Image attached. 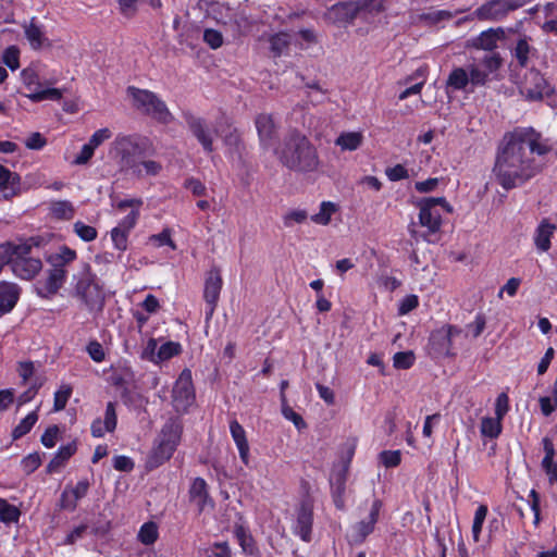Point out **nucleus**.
I'll use <instances>...</instances> for the list:
<instances>
[{
    "label": "nucleus",
    "instance_id": "obj_1",
    "mask_svg": "<svg viewBox=\"0 0 557 557\" xmlns=\"http://www.w3.org/2000/svg\"><path fill=\"white\" fill-rule=\"evenodd\" d=\"M553 150L549 138L532 126L516 127L504 135L493 166L496 182L506 190L524 185L543 170L536 157H545Z\"/></svg>",
    "mask_w": 557,
    "mask_h": 557
},
{
    "label": "nucleus",
    "instance_id": "obj_2",
    "mask_svg": "<svg viewBox=\"0 0 557 557\" xmlns=\"http://www.w3.org/2000/svg\"><path fill=\"white\" fill-rule=\"evenodd\" d=\"M281 163L298 173H312L320 168V158L315 146L299 131H292L277 151Z\"/></svg>",
    "mask_w": 557,
    "mask_h": 557
},
{
    "label": "nucleus",
    "instance_id": "obj_3",
    "mask_svg": "<svg viewBox=\"0 0 557 557\" xmlns=\"http://www.w3.org/2000/svg\"><path fill=\"white\" fill-rule=\"evenodd\" d=\"M182 435L183 423L181 419L177 417L168 419L146 458V469L151 471L169 461L177 449Z\"/></svg>",
    "mask_w": 557,
    "mask_h": 557
},
{
    "label": "nucleus",
    "instance_id": "obj_4",
    "mask_svg": "<svg viewBox=\"0 0 557 557\" xmlns=\"http://www.w3.org/2000/svg\"><path fill=\"white\" fill-rule=\"evenodd\" d=\"M126 92L132 99L133 108L144 115L164 125L173 122V114L166 103L156 92L136 86H128Z\"/></svg>",
    "mask_w": 557,
    "mask_h": 557
},
{
    "label": "nucleus",
    "instance_id": "obj_5",
    "mask_svg": "<svg viewBox=\"0 0 557 557\" xmlns=\"http://www.w3.org/2000/svg\"><path fill=\"white\" fill-rule=\"evenodd\" d=\"M44 239L40 236H30L16 247V252L11 267L12 273L25 281L33 280L42 269L40 258L32 257V249L42 245Z\"/></svg>",
    "mask_w": 557,
    "mask_h": 557
},
{
    "label": "nucleus",
    "instance_id": "obj_6",
    "mask_svg": "<svg viewBox=\"0 0 557 557\" xmlns=\"http://www.w3.org/2000/svg\"><path fill=\"white\" fill-rule=\"evenodd\" d=\"M417 207L419 208V224L426 228V234H423V238L426 242H432L428 238V235L440 233L443 225L442 214L437 207H442L447 213H453V207L445 197L422 198L417 203Z\"/></svg>",
    "mask_w": 557,
    "mask_h": 557
},
{
    "label": "nucleus",
    "instance_id": "obj_7",
    "mask_svg": "<svg viewBox=\"0 0 557 557\" xmlns=\"http://www.w3.org/2000/svg\"><path fill=\"white\" fill-rule=\"evenodd\" d=\"M521 96L528 101H542L548 99L547 104L552 108H557V104L550 100L555 95V87L552 86L544 75L535 69L527 72L524 81L520 88Z\"/></svg>",
    "mask_w": 557,
    "mask_h": 557
},
{
    "label": "nucleus",
    "instance_id": "obj_8",
    "mask_svg": "<svg viewBox=\"0 0 557 557\" xmlns=\"http://www.w3.org/2000/svg\"><path fill=\"white\" fill-rule=\"evenodd\" d=\"M75 292L89 311H102L106 295L102 286L98 284L96 275L90 272L89 265H87V271L78 278Z\"/></svg>",
    "mask_w": 557,
    "mask_h": 557
},
{
    "label": "nucleus",
    "instance_id": "obj_9",
    "mask_svg": "<svg viewBox=\"0 0 557 557\" xmlns=\"http://www.w3.org/2000/svg\"><path fill=\"white\" fill-rule=\"evenodd\" d=\"M195 387L189 369H184L178 375L172 389V405L176 412L185 413L195 403Z\"/></svg>",
    "mask_w": 557,
    "mask_h": 557
},
{
    "label": "nucleus",
    "instance_id": "obj_10",
    "mask_svg": "<svg viewBox=\"0 0 557 557\" xmlns=\"http://www.w3.org/2000/svg\"><path fill=\"white\" fill-rule=\"evenodd\" d=\"M146 141L139 140L132 135L117 137L115 139V147L121 158L122 168L132 171L136 166L137 161L146 156Z\"/></svg>",
    "mask_w": 557,
    "mask_h": 557
},
{
    "label": "nucleus",
    "instance_id": "obj_11",
    "mask_svg": "<svg viewBox=\"0 0 557 557\" xmlns=\"http://www.w3.org/2000/svg\"><path fill=\"white\" fill-rule=\"evenodd\" d=\"M313 508V499L310 496L304 497L295 508V522L292 530L294 535L306 543L312 540Z\"/></svg>",
    "mask_w": 557,
    "mask_h": 557
},
{
    "label": "nucleus",
    "instance_id": "obj_12",
    "mask_svg": "<svg viewBox=\"0 0 557 557\" xmlns=\"http://www.w3.org/2000/svg\"><path fill=\"white\" fill-rule=\"evenodd\" d=\"M461 332L462 331L460 327L453 324H445L442 327L431 332L429 337V346L431 352L435 357L456 356L453 346V337L460 335Z\"/></svg>",
    "mask_w": 557,
    "mask_h": 557
},
{
    "label": "nucleus",
    "instance_id": "obj_13",
    "mask_svg": "<svg viewBox=\"0 0 557 557\" xmlns=\"http://www.w3.org/2000/svg\"><path fill=\"white\" fill-rule=\"evenodd\" d=\"M223 286V280L221 275V270L218 267H212L207 273L203 288V298L206 301V314L207 318H211L218 301L220 299V294Z\"/></svg>",
    "mask_w": 557,
    "mask_h": 557
},
{
    "label": "nucleus",
    "instance_id": "obj_14",
    "mask_svg": "<svg viewBox=\"0 0 557 557\" xmlns=\"http://www.w3.org/2000/svg\"><path fill=\"white\" fill-rule=\"evenodd\" d=\"M517 9V5L506 0H491L480 5L474 15L480 21H500L505 18L510 11Z\"/></svg>",
    "mask_w": 557,
    "mask_h": 557
},
{
    "label": "nucleus",
    "instance_id": "obj_15",
    "mask_svg": "<svg viewBox=\"0 0 557 557\" xmlns=\"http://www.w3.org/2000/svg\"><path fill=\"white\" fill-rule=\"evenodd\" d=\"M383 508V502L380 498H374L371 507L370 512L366 519H362L361 521L357 522L354 525V541L355 543L361 544L366 541V539L373 533L375 529V524L379 521L380 512Z\"/></svg>",
    "mask_w": 557,
    "mask_h": 557
},
{
    "label": "nucleus",
    "instance_id": "obj_16",
    "mask_svg": "<svg viewBox=\"0 0 557 557\" xmlns=\"http://www.w3.org/2000/svg\"><path fill=\"white\" fill-rule=\"evenodd\" d=\"M67 270H48L47 277L36 284L37 295L42 299H51L64 285Z\"/></svg>",
    "mask_w": 557,
    "mask_h": 557
},
{
    "label": "nucleus",
    "instance_id": "obj_17",
    "mask_svg": "<svg viewBox=\"0 0 557 557\" xmlns=\"http://www.w3.org/2000/svg\"><path fill=\"white\" fill-rule=\"evenodd\" d=\"M183 117L203 150L211 153L213 151V140L208 131L206 121L202 117L196 116L190 111H184Z\"/></svg>",
    "mask_w": 557,
    "mask_h": 557
},
{
    "label": "nucleus",
    "instance_id": "obj_18",
    "mask_svg": "<svg viewBox=\"0 0 557 557\" xmlns=\"http://www.w3.org/2000/svg\"><path fill=\"white\" fill-rule=\"evenodd\" d=\"M117 424V414H116V403L109 401L106 406L104 418L101 420L100 418L95 419L90 425L91 435L96 438L103 437L104 434L112 433Z\"/></svg>",
    "mask_w": 557,
    "mask_h": 557
},
{
    "label": "nucleus",
    "instance_id": "obj_19",
    "mask_svg": "<svg viewBox=\"0 0 557 557\" xmlns=\"http://www.w3.org/2000/svg\"><path fill=\"white\" fill-rule=\"evenodd\" d=\"M504 29L500 27L488 28L471 38L468 41L467 47L475 50L495 52L494 50L497 48L498 41L504 37Z\"/></svg>",
    "mask_w": 557,
    "mask_h": 557
},
{
    "label": "nucleus",
    "instance_id": "obj_20",
    "mask_svg": "<svg viewBox=\"0 0 557 557\" xmlns=\"http://www.w3.org/2000/svg\"><path fill=\"white\" fill-rule=\"evenodd\" d=\"M22 74L25 76V86L30 91L29 94L25 95L28 99H30L33 102H41L45 100H52V101H59L61 100L63 94L62 90L59 88H47L42 90H33V85L35 84V81L37 79V75L32 73L29 76L27 75V71L23 70Z\"/></svg>",
    "mask_w": 557,
    "mask_h": 557
},
{
    "label": "nucleus",
    "instance_id": "obj_21",
    "mask_svg": "<svg viewBox=\"0 0 557 557\" xmlns=\"http://www.w3.org/2000/svg\"><path fill=\"white\" fill-rule=\"evenodd\" d=\"M0 189L3 191V199L10 200L21 193V176L7 166L0 164Z\"/></svg>",
    "mask_w": 557,
    "mask_h": 557
},
{
    "label": "nucleus",
    "instance_id": "obj_22",
    "mask_svg": "<svg viewBox=\"0 0 557 557\" xmlns=\"http://www.w3.org/2000/svg\"><path fill=\"white\" fill-rule=\"evenodd\" d=\"M21 295L17 284L7 281L0 282V313L5 314L13 310Z\"/></svg>",
    "mask_w": 557,
    "mask_h": 557
},
{
    "label": "nucleus",
    "instance_id": "obj_23",
    "mask_svg": "<svg viewBox=\"0 0 557 557\" xmlns=\"http://www.w3.org/2000/svg\"><path fill=\"white\" fill-rule=\"evenodd\" d=\"M230 432L233 441L238 449L239 458L245 466L249 465V444L246 436V431L243 425L233 419L230 421Z\"/></svg>",
    "mask_w": 557,
    "mask_h": 557
},
{
    "label": "nucleus",
    "instance_id": "obj_24",
    "mask_svg": "<svg viewBox=\"0 0 557 557\" xmlns=\"http://www.w3.org/2000/svg\"><path fill=\"white\" fill-rule=\"evenodd\" d=\"M556 230V224L550 223L548 219H543L540 222L534 233V245L539 251L546 252L550 249V239Z\"/></svg>",
    "mask_w": 557,
    "mask_h": 557
},
{
    "label": "nucleus",
    "instance_id": "obj_25",
    "mask_svg": "<svg viewBox=\"0 0 557 557\" xmlns=\"http://www.w3.org/2000/svg\"><path fill=\"white\" fill-rule=\"evenodd\" d=\"M77 450L76 442L73 441L67 443L66 445H61L53 458L48 462L46 467V472L48 474H53L60 471L61 468L65 466L69 459L75 455Z\"/></svg>",
    "mask_w": 557,
    "mask_h": 557
},
{
    "label": "nucleus",
    "instance_id": "obj_26",
    "mask_svg": "<svg viewBox=\"0 0 557 557\" xmlns=\"http://www.w3.org/2000/svg\"><path fill=\"white\" fill-rule=\"evenodd\" d=\"M189 497L198 505L199 511H203L209 504L213 507L214 503L208 492V484L202 478H195L190 484Z\"/></svg>",
    "mask_w": 557,
    "mask_h": 557
},
{
    "label": "nucleus",
    "instance_id": "obj_27",
    "mask_svg": "<svg viewBox=\"0 0 557 557\" xmlns=\"http://www.w3.org/2000/svg\"><path fill=\"white\" fill-rule=\"evenodd\" d=\"M260 143L269 146L276 135V127L271 114L261 113L255 120Z\"/></svg>",
    "mask_w": 557,
    "mask_h": 557
},
{
    "label": "nucleus",
    "instance_id": "obj_28",
    "mask_svg": "<svg viewBox=\"0 0 557 557\" xmlns=\"http://www.w3.org/2000/svg\"><path fill=\"white\" fill-rule=\"evenodd\" d=\"M77 259L76 250L63 245L58 252L50 253L46 261L50 264L51 270H66V267Z\"/></svg>",
    "mask_w": 557,
    "mask_h": 557
},
{
    "label": "nucleus",
    "instance_id": "obj_29",
    "mask_svg": "<svg viewBox=\"0 0 557 557\" xmlns=\"http://www.w3.org/2000/svg\"><path fill=\"white\" fill-rule=\"evenodd\" d=\"M24 35L34 50L50 46V41L45 36L41 26L36 23V17H33L30 22L24 26Z\"/></svg>",
    "mask_w": 557,
    "mask_h": 557
},
{
    "label": "nucleus",
    "instance_id": "obj_30",
    "mask_svg": "<svg viewBox=\"0 0 557 557\" xmlns=\"http://www.w3.org/2000/svg\"><path fill=\"white\" fill-rule=\"evenodd\" d=\"M233 533L245 555L256 556L259 553L256 541L246 527L235 524Z\"/></svg>",
    "mask_w": 557,
    "mask_h": 557
},
{
    "label": "nucleus",
    "instance_id": "obj_31",
    "mask_svg": "<svg viewBox=\"0 0 557 557\" xmlns=\"http://www.w3.org/2000/svg\"><path fill=\"white\" fill-rule=\"evenodd\" d=\"M446 88L453 91H469L470 82L468 69L461 66L454 67L446 79Z\"/></svg>",
    "mask_w": 557,
    "mask_h": 557
},
{
    "label": "nucleus",
    "instance_id": "obj_32",
    "mask_svg": "<svg viewBox=\"0 0 557 557\" xmlns=\"http://www.w3.org/2000/svg\"><path fill=\"white\" fill-rule=\"evenodd\" d=\"M162 170L163 165L159 161L139 159L131 172L137 178H144L147 176H158Z\"/></svg>",
    "mask_w": 557,
    "mask_h": 557
},
{
    "label": "nucleus",
    "instance_id": "obj_33",
    "mask_svg": "<svg viewBox=\"0 0 557 557\" xmlns=\"http://www.w3.org/2000/svg\"><path fill=\"white\" fill-rule=\"evenodd\" d=\"M363 143V135L361 132H343L335 139V145L341 147L343 151H355Z\"/></svg>",
    "mask_w": 557,
    "mask_h": 557
},
{
    "label": "nucleus",
    "instance_id": "obj_34",
    "mask_svg": "<svg viewBox=\"0 0 557 557\" xmlns=\"http://www.w3.org/2000/svg\"><path fill=\"white\" fill-rule=\"evenodd\" d=\"M331 12L337 21L352 22L360 13V8L350 2H338L332 7Z\"/></svg>",
    "mask_w": 557,
    "mask_h": 557
},
{
    "label": "nucleus",
    "instance_id": "obj_35",
    "mask_svg": "<svg viewBox=\"0 0 557 557\" xmlns=\"http://www.w3.org/2000/svg\"><path fill=\"white\" fill-rule=\"evenodd\" d=\"M468 73L470 82L469 92H473L478 87L486 86L492 81V77L479 64H470Z\"/></svg>",
    "mask_w": 557,
    "mask_h": 557
},
{
    "label": "nucleus",
    "instance_id": "obj_36",
    "mask_svg": "<svg viewBox=\"0 0 557 557\" xmlns=\"http://www.w3.org/2000/svg\"><path fill=\"white\" fill-rule=\"evenodd\" d=\"M504 60L499 52L486 53L479 65L493 78H496L497 72L503 66Z\"/></svg>",
    "mask_w": 557,
    "mask_h": 557
},
{
    "label": "nucleus",
    "instance_id": "obj_37",
    "mask_svg": "<svg viewBox=\"0 0 557 557\" xmlns=\"http://www.w3.org/2000/svg\"><path fill=\"white\" fill-rule=\"evenodd\" d=\"M534 50L530 44L529 38L523 36L518 39L515 48L511 50L512 57L517 60L520 67H525L529 63V55Z\"/></svg>",
    "mask_w": 557,
    "mask_h": 557
},
{
    "label": "nucleus",
    "instance_id": "obj_38",
    "mask_svg": "<svg viewBox=\"0 0 557 557\" xmlns=\"http://www.w3.org/2000/svg\"><path fill=\"white\" fill-rule=\"evenodd\" d=\"M269 42L273 58H280L288 50L290 45V37L287 33L280 32L272 35L269 39Z\"/></svg>",
    "mask_w": 557,
    "mask_h": 557
},
{
    "label": "nucleus",
    "instance_id": "obj_39",
    "mask_svg": "<svg viewBox=\"0 0 557 557\" xmlns=\"http://www.w3.org/2000/svg\"><path fill=\"white\" fill-rule=\"evenodd\" d=\"M51 215L57 220L69 221L75 214V208L69 200L53 201L50 206Z\"/></svg>",
    "mask_w": 557,
    "mask_h": 557
},
{
    "label": "nucleus",
    "instance_id": "obj_40",
    "mask_svg": "<svg viewBox=\"0 0 557 557\" xmlns=\"http://www.w3.org/2000/svg\"><path fill=\"white\" fill-rule=\"evenodd\" d=\"M338 210L336 203L332 201H322L318 213L311 215V221L318 225H329L332 215Z\"/></svg>",
    "mask_w": 557,
    "mask_h": 557
},
{
    "label": "nucleus",
    "instance_id": "obj_41",
    "mask_svg": "<svg viewBox=\"0 0 557 557\" xmlns=\"http://www.w3.org/2000/svg\"><path fill=\"white\" fill-rule=\"evenodd\" d=\"M38 421L37 410H33L27 416L20 421V423L12 430V438L20 440L26 434H28L36 422Z\"/></svg>",
    "mask_w": 557,
    "mask_h": 557
},
{
    "label": "nucleus",
    "instance_id": "obj_42",
    "mask_svg": "<svg viewBox=\"0 0 557 557\" xmlns=\"http://www.w3.org/2000/svg\"><path fill=\"white\" fill-rule=\"evenodd\" d=\"M138 541L144 545H152L159 537L158 525L153 521L145 522L138 532Z\"/></svg>",
    "mask_w": 557,
    "mask_h": 557
},
{
    "label": "nucleus",
    "instance_id": "obj_43",
    "mask_svg": "<svg viewBox=\"0 0 557 557\" xmlns=\"http://www.w3.org/2000/svg\"><path fill=\"white\" fill-rule=\"evenodd\" d=\"M502 419L486 417L481 422V434L488 438H497L503 430Z\"/></svg>",
    "mask_w": 557,
    "mask_h": 557
},
{
    "label": "nucleus",
    "instance_id": "obj_44",
    "mask_svg": "<svg viewBox=\"0 0 557 557\" xmlns=\"http://www.w3.org/2000/svg\"><path fill=\"white\" fill-rule=\"evenodd\" d=\"M488 513V507L485 505V504H481L475 512H474V518H473V522H472V537H473V541L474 542H479L480 541V536H481V533H482V529H483V524H484V521L486 519V516Z\"/></svg>",
    "mask_w": 557,
    "mask_h": 557
},
{
    "label": "nucleus",
    "instance_id": "obj_45",
    "mask_svg": "<svg viewBox=\"0 0 557 557\" xmlns=\"http://www.w3.org/2000/svg\"><path fill=\"white\" fill-rule=\"evenodd\" d=\"M21 517L20 509L9 504L4 498H0V521L4 523L17 522Z\"/></svg>",
    "mask_w": 557,
    "mask_h": 557
},
{
    "label": "nucleus",
    "instance_id": "obj_46",
    "mask_svg": "<svg viewBox=\"0 0 557 557\" xmlns=\"http://www.w3.org/2000/svg\"><path fill=\"white\" fill-rule=\"evenodd\" d=\"M73 393V387L70 384H62L59 389L55 391L53 397V411L58 412L66 407L69 399Z\"/></svg>",
    "mask_w": 557,
    "mask_h": 557
},
{
    "label": "nucleus",
    "instance_id": "obj_47",
    "mask_svg": "<svg viewBox=\"0 0 557 557\" xmlns=\"http://www.w3.org/2000/svg\"><path fill=\"white\" fill-rule=\"evenodd\" d=\"M17 245L13 242L0 244V272L5 265L12 267Z\"/></svg>",
    "mask_w": 557,
    "mask_h": 557
},
{
    "label": "nucleus",
    "instance_id": "obj_48",
    "mask_svg": "<svg viewBox=\"0 0 557 557\" xmlns=\"http://www.w3.org/2000/svg\"><path fill=\"white\" fill-rule=\"evenodd\" d=\"M73 232L86 243L92 242L98 236V231L96 227L91 225H87L82 221H76L73 224Z\"/></svg>",
    "mask_w": 557,
    "mask_h": 557
},
{
    "label": "nucleus",
    "instance_id": "obj_49",
    "mask_svg": "<svg viewBox=\"0 0 557 557\" xmlns=\"http://www.w3.org/2000/svg\"><path fill=\"white\" fill-rule=\"evenodd\" d=\"M181 351L182 346L180 343L168 341L159 347L157 356L160 361H165L178 356Z\"/></svg>",
    "mask_w": 557,
    "mask_h": 557
},
{
    "label": "nucleus",
    "instance_id": "obj_50",
    "mask_svg": "<svg viewBox=\"0 0 557 557\" xmlns=\"http://www.w3.org/2000/svg\"><path fill=\"white\" fill-rule=\"evenodd\" d=\"M282 414L286 420L292 421L298 431L307 428V423L304 418L288 406L287 399H283L282 401Z\"/></svg>",
    "mask_w": 557,
    "mask_h": 557
},
{
    "label": "nucleus",
    "instance_id": "obj_51",
    "mask_svg": "<svg viewBox=\"0 0 557 557\" xmlns=\"http://www.w3.org/2000/svg\"><path fill=\"white\" fill-rule=\"evenodd\" d=\"M416 361V356L413 351H398L393 357V366L399 370H408L410 369Z\"/></svg>",
    "mask_w": 557,
    "mask_h": 557
},
{
    "label": "nucleus",
    "instance_id": "obj_52",
    "mask_svg": "<svg viewBox=\"0 0 557 557\" xmlns=\"http://www.w3.org/2000/svg\"><path fill=\"white\" fill-rule=\"evenodd\" d=\"M128 236H129L128 232L123 231L122 228H119L116 226L111 230V239H112L113 246L119 251L124 252L127 250Z\"/></svg>",
    "mask_w": 557,
    "mask_h": 557
},
{
    "label": "nucleus",
    "instance_id": "obj_53",
    "mask_svg": "<svg viewBox=\"0 0 557 557\" xmlns=\"http://www.w3.org/2000/svg\"><path fill=\"white\" fill-rule=\"evenodd\" d=\"M149 240L157 247L169 246L173 250L176 249V245L172 239V230L169 227L163 228L162 232L158 234L151 235Z\"/></svg>",
    "mask_w": 557,
    "mask_h": 557
},
{
    "label": "nucleus",
    "instance_id": "obj_54",
    "mask_svg": "<svg viewBox=\"0 0 557 557\" xmlns=\"http://www.w3.org/2000/svg\"><path fill=\"white\" fill-rule=\"evenodd\" d=\"M2 61L11 71L17 70L20 67V49L16 46H9L3 51Z\"/></svg>",
    "mask_w": 557,
    "mask_h": 557
},
{
    "label": "nucleus",
    "instance_id": "obj_55",
    "mask_svg": "<svg viewBox=\"0 0 557 557\" xmlns=\"http://www.w3.org/2000/svg\"><path fill=\"white\" fill-rule=\"evenodd\" d=\"M41 466L39 453H32L25 456L21 461V468L27 475L34 473Z\"/></svg>",
    "mask_w": 557,
    "mask_h": 557
},
{
    "label": "nucleus",
    "instance_id": "obj_56",
    "mask_svg": "<svg viewBox=\"0 0 557 557\" xmlns=\"http://www.w3.org/2000/svg\"><path fill=\"white\" fill-rule=\"evenodd\" d=\"M379 458L385 468H395L401 462V453L400 450H383L380 453Z\"/></svg>",
    "mask_w": 557,
    "mask_h": 557
},
{
    "label": "nucleus",
    "instance_id": "obj_57",
    "mask_svg": "<svg viewBox=\"0 0 557 557\" xmlns=\"http://www.w3.org/2000/svg\"><path fill=\"white\" fill-rule=\"evenodd\" d=\"M307 219H308V213L306 210H302V209L292 210L283 216V224L285 227H292V226H294V224H301V223L306 222Z\"/></svg>",
    "mask_w": 557,
    "mask_h": 557
},
{
    "label": "nucleus",
    "instance_id": "obj_58",
    "mask_svg": "<svg viewBox=\"0 0 557 557\" xmlns=\"http://www.w3.org/2000/svg\"><path fill=\"white\" fill-rule=\"evenodd\" d=\"M385 175L391 182H398L409 178L408 170L400 163L391 168H386Z\"/></svg>",
    "mask_w": 557,
    "mask_h": 557
},
{
    "label": "nucleus",
    "instance_id": "obj_59",
    "mask_svg": "<svg viewBox=\"0 0 557 557\" xmlns=\"http://www.w3.org/2000/svg\"><path fill=\"white\" fill-rule=\"evenodd\" d=\"M90 488V482L87 478L79 480L74 486L70 485V493L72 498L78 503L84 498Z\"/></svg>",
    "mask_w": 557,
    "mask_h": 557
},
{
    "label": "nucleus",
    "instance_id": "obj_60",
    "mask_svg": "<svg viewBox=\"0 0 557 557\" xmlns=\"http://www.w3.org/2000/svg\"><path fill=\"white\" fill-rule=\"evenodd\" d=\"M203 41L211 48L218 49L223 45L222 34L213 28H207L203 32Z\"/></svg>",
    "mask_w": 557,
    "mask_h": 557
},
{
    "label": "nucleus",
    "instance_id": "obj_61",
    "mask_svg": "<svg viewBox=\"0 0 557 557\" xmlns=\"http://www.w3.org/2000/svg\"><path fill=\"white\" fill-rule=\"evenodd\" d=\"M88 356L95 362H102L106 359V352L102 345L98 341H90L86 346Z\"/></svg>",
    "mask_w": 557,
    "mask_h": 557
},
{
    "label": "nucleus",
    "instance_id": "obj_62",
    "mask_svg": "<svg viewBox=\"0 0 557 557\" xmlns=\"http://www.w3.org/2000/svg\"><path fill=\"white\" fill-rule=\"evenodd\" d=\"M486 318L484 313H476L473 322L467 324V329L471 332L473 338H478L485 330Z\"/></svg>",
    "mask_w": 557,
    "mask_h": 557
},
{
    "label": "nucleus",
    "instance_id": "obj_63",
    "mask_svg": "<svg viewBox=\"0 0 557 557\" xmlns=\"http://www.w3.org/2000/svg\"><path fill=\"white\" fill-rule=\"evenodd\" d=\"M419 306V298L414 294H410L405 296L398 306V313L400 315L408 314L410 311L414 310Z\"/></svg>",
    "mask_w": 557,
    "mask_h": 557
},
{
    "label": "nucleus",
    "instance_id": "obj_64",
    "mask_svg": "<svg viewBox=\"0 0 557 557\" xmlns=\"http://www.w3.org/2000/svg\"><path fill=\"white\" fill-rule=\"evenodd\" d=\"M542 469L548 478L550 485H557V462L554 459H543Z\"/></svg>",
    "mask_w": 557,
    "mask_h": 557
}]
</instances>
